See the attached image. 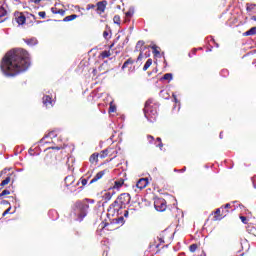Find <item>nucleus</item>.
Returning a JSON list of instances; mask_svg holds the SVG:
<instances>
[{"mask_svg":"<svg viewBox=\"0 0 256 256\" xmlns=\"http://www.w3.org/2000/svg\"><path fill=\"white\" fill-rule=\"evenodd\" d=\"M196 53H197V48H193V49H192V54H193V55H196Z\"/></svg>","mask_w":256,"mask_h":256,"instance_id":"58","label":"nucleus"},{"mask_svg":"<svg viewBox=\"0 0 256 256\" xmlns=\"http://www.w3.org/2000/svg\"><path fill=\"white\" fill-rule=\"evenodd\" d=\"M99 159V154H92L90 156V163H95V161H98Z\"/></svg>","mask_w":256,"mask_h":256,"instance_id":"32","label":"nucleus"},{"mask_svg":"<svg viewBox=\"0 0 256 256\" xmlns=\"http://www.w3.org/2000/svg\"><path fill=\"white\" fill-rule=\"evenodd\" d=\"M156 147H159V149H163V142H160V143H158L157 145H156Z\"/></svg>","mask_w":256,"mask_h":256,"instance_id":"52","label":"nucleus"},{"mask_svg":"<svg viewBox=\"0 0 256 256\" xmlns=\"http://www.w3.org/2000/svg\"><path fill=\"white\" fill-rule=\"evenodd\" d=\"M77 17H79L77 14H72V15L66 16L63 19V22L64 23H69V21H75V19H77Z\"/></svg>","mask_w":256,"mask_h":256,"instance_id":"21","label":"nucleus"},{"mask_svg":"<svg viewBox=\"0 0 256 256\" xmlns=\"http://www.w3.org/2000/svg\"><path fill=\"white\" fill-rule=\"evenodd\" d=\"M185 171H187V167H184L183 169L179 170V169H174V173H185Z\"/></svg>","mask_w":256,"mask_h":256,"instance_id":"41","label":"nucleus"},{"mask_svg":"<svg viewBox=\"0 0 256 256\" xmlns=\"http://www.w3.org/2000/svg\"><path fill=\"white\" fill-rule=\"evenodd\" d=\"M210 40L213 41V43H215L216 47H219V44H217V42H215V38H213V36H210Z\"/></svg>","mask_w":256,"mask_h":256,"instance_id":"51","label":"nucleus"},{"mask_svg":"<svg viewBox=\"0 0 256 256\" xmlns=\"http://www.w3.org/2000/svg\"><path fill=\"white\" fill-rule=\"evenodd\" d=\"M111 225H125V217L120 216L111 220Z\"/></svg>","mask_w":256,"mask_h":256,"instance_id":"13","label":"nucleus"},{"mask_svg":"<svg viewBox=\"0 0 256 256\" xmlns=\"http://www.w3.org/2000/svg\"><path fill=\"white\" fill-rule=\"evenodd\" d=\"M39 17H41L42 19H45V17H47V13L45 11H41L38 13Z\"/></svg>","mask_w":256,"mask_h":256,"instance_id":"42","label":"nucleus"},{"mask_svg":"<svg viewBox=\"0 0 256 256\" xmlns=\"http://www.w3.org/2000/svg\"><path fill=\"white\" fill-rule=\"evenodd\" d=\"M103 175H105V170H102L100 172H98L94 178L89 182V185H93V183H97V181H99V179L103 178Z\"/></svg>","mask_w":256,"mask_h":256,"instance_id":"14","label":"nucleus"},{"mask_svg":"<svg viewBox=\"0 0 256 256\" xmlns=\"http://www.w3.org/2000/svg\"><path fill=\"white\" fill-rule=\"evenodd\" d=\"M89 179H91V174L89 175L86 174V177L83 176L82 178H80V183L82 184V187H85V185L89 183Z\"/></svg>","mask_w":256,"mask_h":256,"instance_id":"19","label":"nucleus"},{"mask_svg":"<svg viewBox=\"0 0 256 256\" xmlns=\"http://www.w3.org/2000/svg\"><path fill=\"white\" fill-rule=\"evenodd\" d=\"M82 201H83L84 203H86V205H89V203H90V205L95 204V199L84 198V199H82Z\"/></svg>","mask_w":256,"mask_h":256,"instance_id":"31","label":"nucleus"},{"mask_svg":"<svg viewBox=\"0 0 256 256\" xmlns=\"http://www.w3.org/2000/svg\"><path fill=\"white\" fill-rule=\"evenodd\" d=\"M219 138L223 139V132H220Z\"/></svg>","mask_w":256,"mask_h":256,"instance_id":"64","label":"nucleus"},{"mask_svg":"<svg viewBox=\"0 0 256 256\" xmlns=\"http://www.w3.org/2000/svg\"><path fill=\"white\" fill-rule=\"evenodd\" d=\"M72 216L74 217V221H78V223L83 222L85 217L89 215V204L84 203L83 200H77L72 205Z\"/></svg>","mask_w":256,"mask_h":256,"instance_id":"2","label":"nucleus"},{"mask_svg":"<svg viewBox=\"0 0 256 256\" xmlns=\"http://www.w3.org/2000/svg\"><path fill=\"white\" fill-rule=\"evenodd\" d=\"M103 37H104V39H107L109 37V32L108 31H104L103 32Z\"/></svg>","mask_w":256,"mask_h":256,"instance_id":"49","label":"nucleus"},{"mask_svg":"<svg viewBox=\"0 0 256 256\" xmlns=\"http://www.w3.org/2000/svg\"><path fill=\"white\" fill-rule=\"evenodd\" d=\"M147 139H148L149 143H153V141H155V137H153L152 135H148Z\"/></svg>","mask_w":256,"mask_h":256,"instance_id":"44","label":"nucleus"},{"mask_svg":"<svg viewBox=\"0 0 256 256\" xmlns=\"http://www.w3.org/2000/svg\"><path fill=\"white\" fill-rule=\"evenodd\" d=\"M153 65V59L149 58L143 66V71H147Z\"/></svg>","mask_w":256,"mask_h":256,"instance_id":"27","label":"nucleus"},{"mask_svg":"<svg viewBox=\"0 0 256 256\" xmlns=\"http://www.w3.org/2000/svg\"><path fill=\"white\" fill-rule=\"evenodd\" d=\"M97 11H101V13H105V9H107V1L103 0L100 2H97Z\"/></svg>","mask_w":256,"mask_h":256,"instance_id":"12","label":"nucleus"},{"mask_svg":"<svg viewBox=\"0 0 256 256\" xmlns=\"http://www.w3.org/2000/svg\"><path fill=\"white\" fill-rule=\"evenodd\" d=\"M114 46H115V43H112V44L109 46V49H113Z\"/></svg>","mask_w":256,"mask_h":256,"instance_id":"63","label":"nucleus"},{"mask_svg":"<svg viewBox=\"0 0 256 256\" xmlns=\"http://www.w3.org/2000/svg\"><path fill=\"white\" fill-rule=\"evenodd\" d=\"M114 194H115V190H113V189H110L109 192H106L103 195V199L105 200V203H107L108 201H111V199L114 196Z\"/></svg>","mask_w":256,"mask_h":256,"instance_id":"15","label":"nucleus"},{"mask_svg":"<svg viewBox=\"0 0 256 256\" xmlns=\"http://www.w3.org/2000/svg\"><path fill=\"white\" fill-rule=\"evenodd\" d=\"M220 75H221V77H229V70H227V69H222V70L220 71Z\"/></svg>","mask_w":256,"mask_h":256,"instance_id":"35","label":"nucleus"},{"mask_svg":"<svg viewBox=\"0 0 256 256\" xmlns=\"http://www.w3.org/2000/svg\"><path fill=\"white\" fill-rule=\"evenodd\" d=\"M24 42L26 43V45H28L29 47H35V45H38L39 41L37 40V38L32 37V38H26L24 39Z\"/></svg>","mask_w":256,"mask_h":256,"instance_id":"11","label":"nucleus"},{"mask_svg":"<svg viewBox=\"0 0 256 256\" xmlns=\"http://www.w3.org/2000/svg\"><path fill=\"white\" fill-rule=\"evenodd\" d=\"M1 205H11V203L8 200H2Z\"/></svg>","mask_w":256,"mask_h":256,"instance_id":"46","label":"nucleus"},{"mask_svg":"<svg viewBox=\"0 0 256 256\" xmlns=\"http://www.w3.org/2000/svg\"><path fill=\"white\" fill-rule=\"evenodd\" d=\"M55 137H57V133L55 131H50L48 134H46L41 141H43L44 139H55Z\"/></svg>","mask_w":256,"mask_h":256,"instance_id":"23","label":"nucleus"},{"mask_svg":"<svg viewBox=\"0 0 256 256\" xmlns=\"http://www.w3.org/2000/svg\"><path fill=\"white\" fill-rule=\"evenodd\" d=\"M229 207H231L230 203H227V204L224 205V209H229Z\"/></svg>","mask_w":256,"mask_h":256,"instance_id":"57","label":"nucleus"},{"mask_svg":"<svg viewBox=\"0 0 256 256\" xmlns=\"http://www.w3.org/2000/svg\"><path fill=\"white\" fill-rule=\"evenodd\" d=\"M154 207L156 211H159L160 213H163L167 209V204L165 202V199H159L154 202Z\"/></svg>","mask_w":256,"mask_h":256,"instance_id":"6","label":"nucleus"},{"mask_svg":"<svg viewBox=\"0 0 256 256\" xmlns=\"http://www.w3.org/2000/svg\"><path fill=\"white\" fill-rule=\"evenodd\" d=\"M156 141H157L158 143H161V142H162V141H161V137L156 138Z\"/></svg>","mask_w":256,"mask_h":256,"instance_id":"59","label":"nucleus"},{"mask_svg":"<svg viewBox=\"0 0 256 256\" xmlns=\"http://www.w3.org/2000/svg\"><path fill=\"white\" fill-rule=\"evenodd\" d=\"M64 182L70 193H74L75 189L71 188V185L75 183V177L72 175H68L65 177Z\"/></svg>","mask_w":256,"mask_h":256,"instance_id":"7","label":"nucleus"},{"mask_svg":"<svg viewBox=\"0 0 256 256\" xmlns=\"http://www.w3.org/2000/svg\"><path fill=\"white\" fill-rule=\"evenodd\" d=\"M5 15H7V10H6L3 6H1V7H0V19H1L2 17H5ZM0 23H3V20L0 21Z\"/></svg>","mask_w":256,"mask_h":256,"instance_id":"29","label":"nucleus"},{"mask_svg":"<svg viewBox=\"0 0 256 256\" xmlns=\"http://www.w3.org/2000/svg\"><path fill=\"white\" fill-rule=\"evenodd\" d=\"M149 47H151V49L153 50V54L155 57H158V55H161V52L157 50V45L145 46L144 49H149Z\"/></svg>","mask_w":256,"mask_h":256,"instance_id":"22","label":"nucleus"},{"mask_svg":"<svg viewBox=\"0 0 256 256\" xmlns=\"http://www.w3.org/2000/svg\"><path fill=\"white\" fill-rule=\"evenodd\" d=\"M161 81H173V74L166 73L162 76Z\"/></svg>","mask_w":256,"mask_h":256,"instance_id":"24","label":"nucleus"},{"mask_svg":"<svg viewBox=\"0 0 256 256\" xmlns=\"http://www.w3.org/2000/svg\"><path fill=\"white\" fill-rule=\"evenodd\" d=\"M101 57H102V59H107V57H111V52L105 50V51H103V52L101 53Z\"/></svg>","mask_w":256,"mask_h":256,"instance_id":"34","label":"nucleus"},{"mask_svg":"<svg viewBox=\"0 0 256 256\" xmlns=\"http://www.w3.org/2000/svg\"><path fill=\"white\" fill-rule=\"evenodd\" d=\"M133 63H135V61L133 60V58H129L127 59L123 65H122V71H125V69H127V67H129V65H133Z\"/></svg>","mask_w":256,"mask_h":256,"instance_id":"18","label":"nucleus"},{"mask_svg":"<svg viewBox=\"0 0 256 256\" xmlns=\"http://www.w3.org/2000/svg\"><path fill=\"white\" fill-rule=\"evenodd\" d=\"M143 60V52H140L139 56L137 57V61Z\"/></svg>","mask_w":256,"mask_h":256,"instance_id":"48","label":"nucleus"},{"mask_svg":"<svg viewBox=\"0 0 256 256\" xmlns=\"http://www.w3.org/2000/svg\"><path fill=\"white\" fill-rule=\"evenodd\" d=\"M252 9H255V5L254 4H247L246 11H251Z\"/></svg>","mask_w":256,"mask_h":256,"instance_id":"40","label":"nucleus"},{"mask_svg":"<svg viewBox=\"0 0 256 256\" xmlns=\"http://www.w3.org/2000/svg\"><path fill=\"white\" fill-rule=\"evenodd\" d=\"M51 12H52L54 15H61L62 17L65 15V10H63V9L57 10V8H55V7H52V8H51Z\"/></svg>","mask_w":256,"mask_h":256,"instance_id":"20","label":"nucleus"},{"mask_svg":"<svg viewBox=\"0 0 256 256\" xmlns=\"http://www.w3.org/2000/svg\"><path fill=\"white\" fill-rule=\"evenodd\" d=\"M222 218H220L219 216L215 215L214 216V221H221Z\"/></svg>","mask_w":256,"mask_h":256,"instance_id":"54","label":"nucleus"},{"mask_svg":"<svg viewBox=\"0 0 256 256\" xmlns=\"http://www.w3.org/2000/svg\"><path fill=\"white\" fill-rule=\"evenodd\" d=\"M190 253H195L197 251V244H192L189 246Z\"/></svg>","mask_w":256,"mask_h":256,"instance_id":"36","label":"nucleus"},{"mask_svg":"<svg viewBox=\"0 0 256 256\" xmlns=\"http://www.w3.org/2000/svg\"><path fill=\"white\" fill-rule=\"evenodd\" d=\"M150 55H151V54H150L149 52H146V53H145V57H146V58H147V57H150Z\"/></svg>","mask_w":256,"mask_h":256,"instance_id":"62","label":"nucleus"},{"mask_svg":"<svg viewBox=\"0 0 256 256\" xmlns=\"http://www.w3.org/2000/svg\"><path fill=\"white\" fill-rule=\"evenodd\" d=\"M11 182V177H6L1 183H0V187H5V185H9V183Z\"/></svg>","mask_w":256,"mask_h":256,"instance_id":"28","label":"nucleus"},{"mask_svg":"<svg viewBox=\"0 0 256 256\" xmlns=\"http://www.w3.org/2000/svg\"><path fill=\"white\" fill-rule=\"evenodd\" d=\"M31 67L29 52L22 48L8 51L1 60L0 69L5 77H17Z\"/></svg>","mask_w":256,"mask_h":256,"instance_id":"1","label":"nucleus"},{"mask_svg":"<svg viewBox=\"0 0 256 256\" xmlns=\"http://www.w3.org/2000/svg\"><path fill=\"white\" fill-rule=\"evenodd\" d=\"M157 109H159V105L153 104V99H148L146 101L143 111L144 116L150 123H155V121H157Z\"/></svg>","mask_w":256,"mask_h":256,"instance_id":"3","label":"nucleus"},{"mask_svg":"<svg viewBox=\"0 0 256 256\" xmlns=\"http://www.w3.org/2000/svg\"><path fill=\"white\" fill-rule=\"evenodd\" d=\"M240 219L244 225H247V223H249V220L245 216H240Z\"/></svg>","mask_w":256,"mask_h":256,"instance_id":"39","label":"nucleus"},{"mask_svg":"<svg viewBox=\"0 0 256 256\" xmlns=\"http://www.w3.org/2000/svg\"><path fill=\"white\" fill-rule=\"evenodd\" d=\"M42 103L45 107H53V98L49 95H44L42 98Z\"/></svg>","mask_w":256,"mask_h":256,"instance_id":"10","label":"nucleus"},{"mask_svg":"<svg viewBox=\"0 0 256 256\" xmlns=\"http://www.w3.org/2000/svg\"><path fill=\"white\" fill-rule=\"evenodd\" d=\"M215 215H221V208H217V209H216Z\"/></svg>","mask_w":256,"mask_h":256,"instance_id":"50","label":"nucleus"},{"mask_svg":"<svg viewBox=\"0 0 256 256\" xmlns=\"http://www.w3.org/2000/svg\"><path fill=\"white\" fill-rule=\"evenodd\" d=\"M10 211H11V206L3 212L2 217H5V215H9Z\"/></svg>","mask_w":256,"mask_h":256,"instance_id":"45","label":"nucleus"},{"mask_svg":"<svg viewBox=\"0 0 256 256\" xmlns=\"http://www.w3.org/2000/svg\"><path fill=\"white\" fill-rule=\"evenodd\" d=\"M107 155H109V149L102 150L100 153V159H105V157H107Z\"/></svg>","mask_w":256,"mask_h":256,"instance_id":"30","label":"nucleus"},{"mask_svg":"<svg viewBox=\"0 0 256 256\" xmlns=\"http://www.w3.org/2000/svg\"><path fill=\"white\" fill-rule=\"evenodd\" d=\"M121 209H123V206L121 205V202H119V198H117L110 206L108 211H112L113 213H116L117 215H121L123 212H121Z\"/></svg>","mask_w":256,"mask_h":256,"instance_id":"5","label":"nucleus"},{"mask_svg":"<svg viewBox=\"0 0 256 256\" xmlns=\"http://www.w3.org/2000/svg\"><path fill=\"white\" fill-rule=\"evenodd\" d=\"M15 17L18 25H25L27 21V17H25L23 13L15 12Z\"/></svg>","mask_w":256,"mask_h":256,"instance_id":"8","label":"nucleus"},{"mask_svg":"<svg viewBox=\"0 0 256 256\" xmlns=\"http://www.w3.org/2000/svg\"><path fill=\"white\" fill-rule=\"evenodd\" d=\"M251 35H256V26L243 33V37H249Z\"/></svg>","mask_w":256,"mask_h":256,"instance_id":"17","label":"nucleus"},{"mask_svg":"<svg viewBox=\"0 0 256 256\" xmlns=\"http://www.w3.org/2000/svg\"><path fill=\"white\" fill-rule=\"evenodd\" d=\"M113 22H114L116 25H121V16L115 15L114 18H113Z\"/></svg>","mask_w":256,"mask_h":256,"instance_id":"33","label":"nucleus"},{"mask_svg":"<svg viewBox=\"0 0 256 256\" xmlns=\"http://www.w3.org/2000/svg\"><path fill=\"white\" fill-rule=\"evenodd\" d=\"M135 14V8L130 7L129 10L125 13V16L128 17V19H131L133 15Z\"/></svg>","mask_w":256,"mask_h":256,"instance_id":"26","label":"nucleus"},{"mask_svg":"<svg viewBox=\"0 0 256 256\" xmlns=\"http://www.w3.org/2000/svg\"><path fill=\"white\" fill-rule=\"evenodd\" d=\"M90 9H95V5L94 4H88L86 7V11H90Z\"/></svg>","mask_w":256,"mask_h":256,"instance_id":"43","label":"nucleus"},{"mask_svg":"<svg viewBox=\"0 0 256 256\" xmlns=\"http://www.w3.org/2000/svg\"><path fill=\"white\" fill-rule=\"evenodd\" d=\"M252 183H253L254 189H256V176L252 177Z\"/></svg>","mask_w":256,"mask_h":256,"instance_id":"47","label":"nucleus"},{"mask_svg":"<svg viewBox=\"0 0 256 256\" xmlns=\"http://www.w3.org/2000/svg\"><path fill=\"white\" fill-rule=\"evenodd\" d=\"M127 43H129V38H125L124 42H123V45H127Z\"/></svg>","mask_w":256,"mask_h":256,"instance_id":"56","label":"nucleus"},{"mask_svg":"<svg viewBox=\"0 0 256 256\" xmlns=\"http://www.w3.org/2000/svg\"><path fill=\"white\" fill-rule=\"evenodd\" d=\"M172 97H173V101H174V103H176V105H177V103H178V105H181V102L179 101V99H177V95H175V93L172 94Z\"/></svg>","mask_w":256,"mask_h":256,"instance_id":"38","label":"nucleus"},{"mask_svg":"<svg viewBox=\"0 0 256 256\" xmlns=\"http://www.w3.org/2000/svg\"><path fill=\"white\" fill-rule=\"evenodd\" d=\"M124 217H129V210L124 211Z\"/></svg>","mask_w":256,"mask_h":256,"instance_id":"55","label":"nucleus"},{"mask_svg":"<svg viewBox=\"0 0 256 256\" xmlns=\"http://www.w3.org/2000/svg\"><path fill=\"white\" fill-rule=\"evenodd\" d=\"M117 198L123 209H125V207L131 203V195L129 193H122Z\"/></svg>","mask_w":256,"mask_h":256,"instance_id":"4","label":"nucleus"},{"mask_svg":"<svg viewBox=\"0 0 256 256\" xmlns=\"http://www.w3.org/2000/svg\"><path fill=\"white\" fill-rule=\"evenodd\" d=\"M110 113H115V111H117V108H115V107H110Z\"/></svg>","mask_w":256,"mask_h":256,"instance_id":"53","label":"nucleus"},{"mask_svg":"<svg viewBox=\"0 0 256 256\" xmlns=\"http://www.w3.org/2000/svg\"><path fill=\"white\" fill-rule=\"evenodd\" d=\"M5 195H11V191H9L8 189L3 190V191L0 193V198H1V197H5Z\"/></svg>","mask_w":256,"mask_h":256,"instance_id":"37","label":"nucleus"},{"mask_svg":"<svg viewBox=\"0 0 256 256\" xmlns=\"http://www.w3.org/2000/svg\"><path fill=\"white\" fill-rule=\"evenodd\" d=\"M147 185H149V180L147 178H140L136 183L138 189H145Z\"/></svg>","mask_w":256,"mask_h":256,"instance_id":"9","label":"nucleus"},{"mask_svg":"<svg viewBox=\"0 0 256 256\" xmlns=\"http://www.w3.org/2000/svg\"><path fill=\"white\" fill-rule=\"evenodd\" d=\"M160 243H165V240L163 238H159Z\"/></svg>","mask_w":256,"mask_h":256,"instance_id":"61","label":"nucleus"},{"mask_svg":"<svg viewBox=\"0 0 256 256\" xmlns=\"http://www.w3.org/2000/svg\"><path fill=\"white\" fill-rule=\"evenodd\" d=\"M124 184H125V180L123 178H120L119 180H116L114 182V186L112 189H121V187H123Z\"/></svg>","mask_w":256,"mask_h":256,"instance_id":"16","label":"nucleus"},{"mask_svg":"<svg viewBox=\"0 0 256 256\" xmlns=\"http://www.w3.org/2000/svg\"><path fill=\"white\" fill-rule=\"evenodd\" d=\"M200 256H207V254L205 253V251H202V253L200 254Z\"/></svg>","mask_w":256,"mask_h":256,"instance_id":"60","label":"nucleus"},{"mask_svg":"<svg viewBox=\"0 0 256 256\" xmlns=\"http://www.w3.org/2000/svg\"><path fill=\"white\" fill-rule=\"evenodd\" d=\"M143 45H145V41L139 40L136 44L135 51L143 52V50L141 49V47H143Z\"/></svg>","mask_w":256,"mask_h":256,"instance_id":"25","label":"nucleus"}]
</instances>
